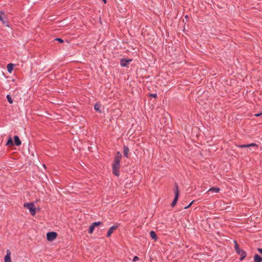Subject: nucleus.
<instances>
[{"mask_svg": "<svg viewBox=\"0 0 262 262\" xmlns=\"http://www.w3.org/2000/svg\"><path fill=\"white\" fill-rule=\"evenodd\" d=\"M122 158V155L120 151H117L112 164V171L113 173L117 176L119 177L120 175V161Z\"/></svg>", "mask_w": 262, "mask_h": 262, "instance_id": "nucleus-1", "label": "nucleus"}, {"mask_svg": "<svg viewBox=\"0 0 262 262\" xmlns=\"http://www.w3.org/2000/svg\"><path fill=\"white\" fill-rule=\"evenodd\" d=\"M24 207L28 208L32 216H34L36 214V208L35 207V205L33 203H26L24 204Z\"/></svg>", "mask_w": 262, "mask_h": 262, "instance_id": "nucleus-2", "label": "nucleus"}, {"mask_svg": "<svg viewBox=\"0 0 262 262\" xmlns=\"http://www.w3.org/2000/svg\"><path fill=\"white\" fill-rule=\"evenodd\" d=\"M175 189H174V199L171 204L172 207H173L176 205L179 196V190L178 185L177 183L174 184Z\"/></svg>", "mask_w": 262, "mask_h": 262, "instance_id": "nucleus-3", "label": "nucleus"}, {"mask_svg": "<svg viewBox=\"0 0 262 262\" xmlns=\"http://www.w3.org/2000/svg\"><path fill=\"white\" fill-rule=\"evenodd\" d=\"M57 236V233L55 232H49L47 234V239L49 241H52L55 239Z\"/></svg>", "mask_w": 262, "mask_h": 262, "instance_id": "nucleus-4", "label": "nucleus"}, {"mask_svg": "<svg viewBox=\"0 0 262 262\" xmlns=\"http://www.w3.org/2000/svg\"><path fill=\"white\" fill-rule=\"evenodd\" d=\"M119 226H120L119 224L116 223L114 225L112 226L109 229V230H108V232L107 233L106 236L107 237H110L111 235V234L113 233L114 231L116 230L119 227Z\"/></svg>", "mask_w": 262, "mask_h": 262, "instance_id": "nucleus-5", "label": "nucleus"}, {"mask_svg": "<svg viewBox=\"0 0 262 262\" xmlns=\"http://www.w3.org/2000/svg\"><path fill=\"white\" fill-rule=\"evenodd\" d=\"M236 252L241 256V257L239 258V260L241 261H242L247 256L246 252L241 249H239V250L236 251Z\"/></svg>", "mask_w": 262, "mask_h": 262, "instance_id": "nucleus-6", "label": "nucleus"}, {"mask_svg": "<svg viewBox=\"0 0 262 262\" xmlns=\"http://www.w3.org/2000/svg\"><path fill=\"white\" fill-rule=\"evenodd\" d=\"M132 61V59H126L125 58H122L120 60V65L122 67H127L129 63Z\"/></svg>", "mask_w": 262, "mask_h": 262, "instance_id": "nucleus-7", "label": "nucleus"}, {"mask_svg": "<svg viewBox=\"0 0 262 262\" xmlns=\"http://www.w3.org/2000/svg\"><path fill=\"white\" fill-rule=\"evenodd\" d=\"M5 16V12L3 11H0V21L7 27H9L8 23L5 21L4 19V16Z\"/></svg>", "mask_w": 262, "mask_h": 262, "instance_id": "nucleus-8", "label": "nucleus"}, {"mask_svg": "<svg viewBox=\"0 0 262 262\" xmlns=\"http://www.w3.org/2000/svg\"><path fill=\"white\" fill-rule=\"evenodd\" d=\"M11 252L8 249L6 251V255L5 256L4 261L5 262H12L11 260Z\"/></svg>", "mask_w": 262, "mask_h": 262, "instance_id": "nucleus-9", "label": "nucleus"}, {"mask_svg": "<svg viewBox=\"0 0 262 262\" xmlns=\"http://www.w3.org/2000/svg\"><path fill=\"white\" fill-rule=\"evenodd\" d=\"M14 144L17 146L20 145L21 144V142L19 139V138L18 137V136L16 135L14 136Z\"/></svg>", "mask_w": 262, "mask_h": 262, "instance_id": "nucleus-10", "label": "nucleus"}, {"mask_svg": "<svg viewBox=\"0 0 262 262\" xmlns=\"http://www.w3.org/2000/svg\"><path fill=\"white\" fill-rule=\"evenodd\" d=\"M128 152H129L128 147L126 145H124L123 146V155L127 158H128L129 157Z\"/></svg>", "mask_w": 262, "mask_h": 262, "instance_id": "nucleus-11", "label": "nucleus"}, {"mask_svg": "<svg viewBox=\"0 0 262 262\" xmlns=\"http://www.w3.org/2000/svg\"><path fill=\"white\" fill-rule=\"evenodd\" d=\"M220 190V189L218 187H211L208 190L207 192L218 193Z\"/></svg>", "mask_w": 262, "mask_h": 262, "instance_id": "nucleus-12", "label": "nucleus"}, {"mask_svg": "<svg viewBox=\"0 0 262 262\" xmlns=\"http://www.w3.org/2000/svg\"><path fill=\"white\" fill-rule=\"evenodd\" d=\"M262 257L257 254H255L254 256V262H261Z\"/></svg>", "mask_w": 262, "mask_h": 262, "instance_id": "nucleus-13", "label": "nucleus"}, {"mask_svg": "<svg viewBox=\"0 0 262 262\" xmlns=\"http://www.w3.org/2000/svg\"><path fill=\"white\" fill-rule=\"evenodd\" d=\"M150 236L152 239H153L154 241H157L158 239V237L157 236L156 233L154 231H151L149 232Z\"/></svg>", "mask_w": 262, "mask_h": 262, "instance_id": "nucleus-14", "label": "nucleus"}, {"mask_svg": "<svg viewBox=\"0 0 262 262\" xmlns=\"http://www.w3.org/2000/svg\"><path fill=\"white\" fill-rule=\"evenodd\" d=\"M14 64L13 63H9L7 65V70L9 73H11V72L13 70Z\"/></svg>", "mask_w": 262, "mask_h": 262, "instance_id": "nucleus-15", "label": "nucleus"}, {"mask_svg": "<svg viewBox=\"0 0 262 262\" xmlns=\"http://www.w3.org/2000/svg\"><path fill=\"white\" fill-rule=\"evenodd\" d=\"M14 145V143H13V140H12V138L9 136V138H8V140L7 142V143H6V145L7 146H12V145Z\"/></svg>", "mask_w": 262, "mask_h": 262, "instance_id": "nucleus-16", "label": "nucleus"}, {"mask_svg": "<svg viewBox=\"0 0 262 262\" xmlns=\"http://www.w3.org/2000/svg\"><path fill=\"white\" fill-rule=\"evenodd\" d=\"M101 105L98 103H96L94 105V109L98 112L101 113V111L100 110Z\"/></svg>", "mask_w": 262, "mask_h": 262, "instance_id": "nucleus-17", "label": "nucleus"}, {"mask_svg": "<svg viewBox=\"0 0 262 262\" xmlns=\"http://www.w3.org/2000/svg\"><path fill=\"white\" fill-rule=\"evenodd\" d=\"M95 228V227L92 224L89 227V233L90 234H92Z\"/></svg>", "mask_w": 262, "mask_h": 262, "instance_id": "nucleus-18", "label": "nucleus"}, {"mask_svg": "<svg viewBox=\"0 0 262 262\" xmlns=\"http://www.w3.org/2000/svg\"><path fill=\"white\" fill-rule=\"evenodd\" d=\"M7 99L9 103L12 104L13 103V100L12 99V98L11 97L10 95H7Z\"/></svg>", "mask_w": 262, "mask_h": 262, "instance_id": "nucleus-19", "label": "nucleus"}, {"mask_svg": "<svg viewBox=\"0 0 262 262\" xmlns=\"http://www.w3.org/2000/svg\"><path fill=\"white\" fill-rule=\"evenodd\" d=\"M102 224V223L101 222H94L92 224V225L95 227H98L101 225Z\"/></svg>", "mask_w": 262, "mask_h": 262, "instance_id": "nucleus-20", "label": "nucleus"}, {"mask_svg": "<svg viewBox=\"0 0 262 262\" xmlns=\"http://www.w3.org/2000/svg\"><path fill=\"white\" fill-rule=\"evenodd\" d=\"M234 248H235V251H237L238 250H239L240 248L238 246V244L237 243L236 241H234Z\"/></svg>", "mask_w": 262, "mask_h": 262, "instance_id": "nucleus-21", "label": "nucleus"}, {"mask_svg": "<svg viewBox=\"0 0 262 262\" xmlns=\"http://www.w3.org/2000/svg\"><path fill=\"white\" fill-rule=\"evenodd\" d=\"M248 146H249V147H258V145L254 143L248 144Z\"/></svg>", "mask_w": 262, "mask_h": 262, "instance_id": "nucleus-22", "label": "nucleus"}, {"mask_svg": "<svg viewBox=\"0 0 262 262\" xmlns=\"http://www.w3.org/2000/svg\"><path fill=\"white\" fill-rule=\"evenodd\" d=\"M238 147L240 148H247L249 147L248 144H241L239 145Z\"/></svg>", "mask_w": 262, "mask_h": 262, "instance_id": "nucleus-23", "label": "nucleus"}, {"mask_svg": "<svg viewBox=\"0 0 262 262\" xmlns=\"http://www.w3.org/2000/svg\"><path fill=\"white\" fill-rule=\"evenodd\" d=\"M55 40L57 41L60 43H63L64 42L63 40L60 38H56Z\"/></svg>", "mask_w": 262, "mask_h": 262, "instance_id": "nucleus-24", "label": "nucleus"}, {"mask_svg": "<svg viewBox=\"0 0 262 262\" xmlns=\"http://www.w3.org/2000/svg\"><path fill=\"white\" fill-rule=\"evenodd\" d=\"M149 96H150V97H154V98H157V94H153V93H151V94H149Z\"/></svg>", "mask_w": 262, "mask_h": 262, "instance_id": "nucleus-25", "label": "nucleus"}, {"mask_svg": "<svg viewBox=\"0 0 262 262\" xmlns=\"http://www.w3.org/2000/svg\"><path fill=\"white\" fill-rule=\"evenodd\" d=\"M139 259V258L137 256H134L133 258V261H136Z\"/></svg>", "mask_w": 262, "mask_h": 262, "instance_id": "nucleus-26", "label": "nucleus"}, {"mask_svg": "<svg viewBox=\"0 0 262 262\" xmlns=\"http://www.w3.org/2000/svg\"><path fill=\"white\" fill-rule=\"evenodd\" d=\"M192 203H193V201L191 202L188 206L184 207V209H186L188 208L192 205Z\"/></svg>", "mask_w": 262, "mask_h": 262, "instance_id": "nucleus-27", "label": "nucleus"}, {"mask_svg": "<svg viewBox=\"0 0 262 262\" xmlns=\"http://www.w3.org/2000/svg\"><path fill=\"white\" fill-rule=\"evenodd\" d=\"M257 251L262 255V248H258Z\"/></svg>", "mask_w": 262, "mask_h": 262, "instance_id": "nucleus-28", "label": "nucleus"}, {"mask_svg": "<svg viewBox=\"0 0 262 262\" xmlns=\"http://www.w3.org/2000/svg\"><path fill=\"white\" fill-rule=\"evenodd\" d=\"M102 1L105 3L106 4V2H107V0H102Z\"/></svg>", "mask_w": 262, "mask_h": 262, "instance_id": "nucleus-29", "label": "nucleus"}]
</instances>
